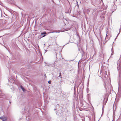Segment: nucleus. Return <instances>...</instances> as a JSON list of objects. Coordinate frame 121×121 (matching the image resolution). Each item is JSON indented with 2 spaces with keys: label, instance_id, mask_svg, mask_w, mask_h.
Segmentation results:
<instances>
[{
  "label": "nucleus",
  "instance_id": "f257e3e1",
  "mask_svg": "<svg viewBox=\"0 0 121 121\" xmlns=\"http://www.w3.org/2000/svg\"><path fill=\"white\" fill-rule=\"evenodd\" d=\"M91 44H92V46L91 47H92V53H91V54H94L93 55V56L91 58H95V54L96 53V51L95 48V43L93 40H91Z\"/></svg>",
  "mask_w": 121,
  "mask_h": 121
},
{
  "label": "nucleus",
  "instance_id": "f03ea898",
  "mask_svg": "<svg viewBox=\"0 0 121 121\" xmlns=\"http://www.w3.org/2000/svg\"><path fill=\"white\" fill-rule=\"evenodd\" d=\"M0 119H1L3 121H6L7 120V117L3 116L0 117Z\"/></svg>",
  "mask_w": 121,
  "mask_h": 121
},
{
  "label": "nucleus",
  "instance_id": "7ed1b4c3",
  "mask_svg": "<svg viewBox=\"0 0 121 121\" xmlns=\"http://www.w3.org/2000/svg\"><path fill=\"white\" fill-rule=\"evenodd\" d=\"M97 11L96 9H94L93 10L92 14L95 15H96L97 13Z\"/></svg>",
  "mask_w": 121,
  "mask_h": 121
},
{
  "label": "nucleus",
  "instance_id": "20e7f679",
  "mask_svg": "<svg viewBox=\"0 0 121 121\" xmlns=\"http://www.w3.org/2000/svg\"><path fill=\"white\" fill-rule=\"evenodd\" d=\"M112 9H113L114 10V11H113L112 13H113L114 11L115 10H116L117 9V6L116 5H114L112 7Z\"/></svg>",
  "mask_w": 121,
  "mask_h": 121
},
{
  "label": "nucleus",
  "instance_id": "39448f33",
  "mask_svg": "<svg viewBox=\"0 0 121 121\" xmlns=\"http://www.w3.org/2000/svg\"><path fill=\"white\" fill-rule=\"evenodd\" d=\"M120 64L117 63V68L118 69H120Z\"/></svg>",
  "mask_w": 121,
  "mask_h": 121
},
{
  "label": "nucleus",
  "instance_id": "423d86ee",
  "mask_svg": "<svg viewBox=\"0 0 121 121\" xmlns=\"http://www.w3.org/2000/svg\"><path fill=\"white\" fill-rule=\"evenodd\" d=\"M21 87L23 91H25V90L23 86H21Z\"/></svg>",
  "mask_w": 121,
  "mask_h": 121
},
{
  "label": "nucleus",
  "instance_id": "0eeeda50",
  "mask_svg": "<svg viewBox=\"0 0 121 121\" xmlns=\"http://www.w3.org/2000/svg\"><path fill=\"white\" fill-rule=\"evenodd\" d=\"M112 52V53L111 54V55H112L114 54V51H111Z\"/></svg>",
  "mask_w": 121,
  "mask_h": 121
},
{
  "label": "nucleus",
  "instance_id": "6e6552de",
  "mask_svg": "<svg viewBox=\"0 0 121 121\" xmlns=\"http://www.w3.org/2000/svg\"><path fill=\"white\" fill-rule=\"evenodd\" d=\"M46 32H43L41 34V35H44L45 34H46Z\"/></svg>",
  "mask_w": 121,
  "mask_h": 121
},
{
  "label": "nucleus",
  "instance_id": "1a4fd4ad",
  "mask_svg": "<svg viewBox=\"0 0 121 121\" xmlns=\"http://www.w3.org/2000/svg\"><path fill=\"white\" fill-rule=\"evenodd\" d=\"M119 33H118L116 37V38H115V40H116V39L117 38L118 35H119Z\"/></svg>",
  "mask_w": 121,
  "mask_h": 121
},
{
  "label": "nucleus",
  "instance_id": "9d476101",
  "mask_svg": "<svg viewBox=\"0 0 121 121\" xmlns=\"http://www.w3.org/2000/svg\"><path fill=\"white\" fill-rule=\"evenodd\" d=\"M95 115H94V121H95Z\"/></svg>",
  "mask_w": 121,
  "mask_h": 121
},
{
  "label": "nucleus",
  "instance_id": "9b49d317",
  "mask_svg": "<svg viewBox=\"0 0 121 121\" xmlns=\"http://www.w3.org/2000/svg\"><path fill=\"white\" fill-rule=\"evenodd\" d=\"M108 31L107 32V34H106V38L108 36V35H107V34H108Z\"/></svg>",
  "mask_w": 121,
  "mask_h": 121
},
{
  "label": "nucleus",
  "instance_id": "f8f14e48",
  "mask_svg": "<svg viewBox=\"0 0 121 121\" xmlns=\"http://www.w3.org/2000/svg\"><path fill=\"white\" fill-rule=\"evenodd\" d=\"M48 83L49 84H50L51 83V81H49L48 82Z\"/></svg>",
  "mask_w": 121,
  "mask_h": 121
},
{
  "label": "nucleus",
  "instance_id": "ddd939ff",
  "mask_svg": "<svg viewBox=\"0 0 121 121\" xmlns=\"http://www.w3.org/2000/svg\"><path fill=\"white\" fill-rule=\"evenodd\" d=\"M107 71H105V73H104L105 74L107 75Z\"/></svg>",
  "mask_w": 121,
  "mask_h": 121
},
{
  "label": "nucleus",
  "instance_id": "4468645a",
  "mask_svg": "<svg viewBox=\"0 0 121 121\" xmlns=\"http://www.w3.org/2000/svg\"><path fill=\"white\" fill-rule=\"evenodd\" d=\"M104 105H103V108H102V110L103 111V109H104Z\"/></svg>",
  "mask_w": 121,
  "mask_h": 121
},
{
  "label": "nucleus",
  "instance_id": "2eb2a0df",
  "mask_svg": "<svg viewBox=\"0 0 121 121\" xmlns=\"http://www.w3.org/2000/svg\"><path fill=\"white\" fill-rule=\"evenodd\" d=\"M108 98L106 100V102H105V103H106V102H107V100H108Z\"/></svg>",
  "mask_w": 121,
  "mask_h": 121
},
{
  "label": "nucleus",
  "instance_id": "dca6fc26",
  "mask_svg": "<svg viewBox=\"0 0 121 121\" xmlns=\"http://www.w3.org/2000/svg\"><path fill=\"white\" fill-rule=\"evenodd\" d=\"M113 51L112 48L111 49V51Z\"/></svg>",
  "mask_w": 121,
  "mask_h": 121
},
{
  "label": "nucleus",
  "instance_id": "f3484780",
  "mask_svg": "<svg viewBox=\"0 0 121 121\" xmlns=\"http://www.w3.org/2000/svg\"><path fill=\"white\" fill-rule=\"evenodd\" d=\"M56 61L55 62H54V63L53 64H55L56 63Z\"/></svg>",
  "mask_w": 121,
  "mask_h": 121
},
{
  "label": "nucleus",
  "instance_id": "a211bd4d",
  "mask_svg": "<svg viewBox=\"0 0 121 121\" xmlns=\"http://www.w3.org/2000/svg\"><path fill=\"white\" fill-rule=\"evenodd\" d=\"M77 2V5H78V2Z\"/></svg>",
  "mask_w": 121,
  "mask_h": 121
},
{
  "label": "nucleus",
  "instance_id": "6ab92c4d",
  "mask_svg": "<svg viewBox=\"0 0 121 121\" xmlns=\"http://www.w3.org/2000/svg\"><path fill=\"white\" fill-rule=\"evenodd\" d=\"M45 36V35H44L42 37H44Z\"/></svg>",
  "mask_w": 121,
  "mask_h": 121
},
{
  "label": "nucleus",
  "instance_id": "aec40b11",
  "mask_svg": "<svg viewBox=\"0 0 121 121\" xmlns=\"http://www.w3.org/2000/svg\"><path fill=\"white\" fill-rule=\"evenodd\" d=\"M104 17H105L104 16V15H103V18H104Z\"/></svg>",
  "mask_w": 121,
  "mask_h": 121
},
{
  "label": "nucleus",
  "instance_id": "412c9836",
  "mask_svg": "<svg viewBox=\"0 0 121 121\" xmlns=\"http://www.w3.org/2000/svg\"><path fill=\"white\" fill-rule=\"evenodd\" d=\"M91 107H92L93 108V106H92V105H91Z\"/></svg>",
  "mask_w": 121,
  "mask_h": 121
},
{
  "label": "nucleus",
  "instance_id": "4be33fe9",
  "mask_svg": "<svg viewBox=\"0 0 121 121\" xmlns=\"http://www.w3.org/2000/svg\"><path fill=\"white\" fill-rule=\"evenodd\" d=\"M120 1L121 3V0H120Z\"/></svg>",
  "mask_w": 121,
  "mask_h": 121
},
{
  "label": "nucleus",
  "instance_id": "5701e85b",
  "mask_svg": "<svg viewBox=\"0 0 121 121\" xmlns=\"http://www.w3.org/2000/svg\"><path fill=\"white\" fill-rule=\"evenodd\" d=\"M103 62H102V65H103Z\"/></svg>",
  "mask_w": 121,
  "mask_h": 121
},
{
  "label": "nucleus",
  "instance_id": "b1692460",
  "mask_svg": "<svg viewBox=\"0 0 121 121\" xmlns=\"http://www.w3.org/2000/svg\"><path fill=\"white\" fill-rule=\"evenodd\" d=\"M90 34H89V36Z\"/></svg>",
  "mask_w": 121,
  "mask_h": 121
}]
</instances>
